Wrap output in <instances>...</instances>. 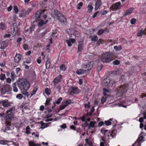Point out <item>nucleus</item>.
<instances>
[{
  "mask_svg": "<svg viewBox=\"0 0 146 146\" xmlns=\"http://www.w3.org/2000/svg\"><path fill=\"white\" fill-rule=\"evenodd\" d=\"M127 85L125 84L124 85L120 86L117 89V91L121 94H123L127 90Z\"/></svg>",
  "mask_w": 146,
  "mask_h": 146,
  "instance_id": "3",
  "label": "nucleus"
},
{
  "mask_svg": "<svg viewBox=\"0 0 146 146\" xmlns=\"http://www.w3.org/2000/svg\"><path fill=\"white\" fill-rule=\"evenodd\" d=\"M105 123L107 126H108L111 124V122L110 121H105Z\"/></svg>",
  "mask_w": 146,
  "mask_h": 146,
  "instance_id": "44",
  "label": "nucleus"
},
{
  "mask_svg": "<svg viewBox=\"0 0 146 146\" xmlns=\"http://www.w3.org/2000/svg\"><path fill=\"white\" fill-rule=\"evenodd\" d=\"M143 139V137L142 136H140L138 138V140L139 141H141Z\"/></svg>",
  "mask_w": 146,
  "mask_h": 146,
  "instance_id": "51",
  "label": "nucleus"
},
{
  "mask_svg": "<svg viewBox=\"0 0 146 146\" xmlns=\"http://www.w3.org/2000/svg\"><path fill=\"white\" fill-rule=\"evenodd\" d=\"M143 117H141L139 119V121L141 123L143 122Z\"/></svg>",
  "mask_w": 146,
  "mask_h": 146,
  "instance_id": "64",
  "label": "nucleus"
},
{
  "mask_svg": "<svg viewBox=\"0 0 146 146\" xmlns=\"http://www.w3.org/2000/svg\"><path fill=\"white\" fill-rule=\"evenodd\" d=\"M66 41L67 42L68 46H71L72 44L70 41V40H66Z\"/></svg>",
  "mask_w": 146,
  "mask_h": 146,
  "instance_id": "48",
  "label": "nucleus"
},
{
  "mask_svg": "<svg viewBox=\"0 0 146 146\" xmlns=\"http://www.w3.org/2000/svg\"><path fill=\"white\" fill-rule=\"evenodd\" d=\"M133 10V9L130 8L129 9L127 10L124 13V15L126 16L129 14L131 13Z\"/></svg>",
  "mask_w": 146,
  "mask_h": 146,
  "instance_id": "20",
  "label": "nucleus"
},
{
  "mask_svg": "<svg viewBox=\"0 0 146 146\" xmlns=\"http://www.w3.org/2000/svg\"><path fill=\"white\" fill-rule=\"evenodd\" d=\"M102 4L101 0H97L95 4V9L96 10L98 9L100 6Z\"/></svg>",
  "mask_w": 146,
  "mask_h": 146,
  "instance_id": "14",
  "label": "nucleus"
},
{
  "mask_svg": "<svg viewBox=\"0 0 146 146\" xmlns=\"http://www.w3.org/2000/svg\"><path fill=\"white\" fill-rule=\"evenodd\" d=\"M96 123V122L95 121H91L90 123V125L91 127H94Z\"/></svg>",
  "mask_w": 146,
  "mask_h": 146,
  "instance_id": "32",
  "label": "nucleus"
},
{
  "mask_svg": "<svg viewBox=\"0 0 146 146\" xmlns=\"http://www.w3.org/2000/svg\"><path fill=\"white\" fill-rule=\"evenodd\" d=\"M10 90V87L9 85L6 84L1 89V93L2 95L5 94L6 92H9Z\"/></svg>",
  "mask_w": 146,
  "mask_h": 146,
  "instance_id": "6",
  "label": "nucleus"
},
{
  "mask_svg": "<svg viewBox=\"0 0 146 146\" xmlns=\"http://www.w3.org/2000/svg\"><path fill=\"white\" fill-rule=\"evenodd\" d=\"M11 78H7L6 80V82L9 84L11 83Z\"/></svg>",
  "mask_w": 146,
  "mask_h": 146,
  "instance_id": "54",
  "label": "nucleus"
},
{
  "mask_svg": "<svg viewBox=\"0 0 146 146\" xmlns=\"http://www.w3.org/2000/svg\"><path fill=\"white\" fill-rule=\"evenodd\" d=\"M94 62L93 61H91L88 62L87 64H83L82 65L83 68L85 69H87V71L90 70L92 69L93 66Z\"/></svg>",
  "mask_w": 146,
  "mask_h": 146,
  "instance_id": "7",
  "label": "nucleus"
},
{
  "mask_svg": "<svg viewBox=\"0 0 146 146\" xmlns=\"http://www.w3.org/2000/svg\"><path fill=\"white\" fill-rule=\"evenodd\" d=\"M101 131L102 133H103L104 134H105V133L108 131V130H104L103 129H102L101 130Z\"/></svg>",
  "mask_w": 146,
  "mask_h": 146,
  "instance_id": "63",
  "label": "nucleus"
},
{
  "mask_svg": "<svg viewBox=\"0 0 146 146\" xmlns=\"http://www.w3.org/2000/svg\"><path fill=\"white\" fill-rule=\"evenodd\" d=\"M17 83L16 82H14L12 85L13 89V91L15 92H18V89L16 87Z\"/></svg>",
  "mask_w": 146,
  "mask_h": 146,
  "instance_id": "22",
  "label": "nucleus"
},
{
  "mask_svg": "<svg viewBox=\"0 0 146 146\" xmlns=\"http://www.w3.org/2000/svg\"><path fill=\"white\" fill-rule=\"evenodd\" d=\"M57 19L60 22L62 23H65L66 22V20L65 17L64 16L61 15L59 17H57Z\"/></svg>",
  "mask_w": 146,
  "mask_h": 146,
  "instance_id": "12",
  "label": "nucleus"
},
{
  "mask_svg": "<svg viewBox=\"0 0 146 146\" xmlns=\"http://www.w3.org/2000/svg\"><path fill=\"white\" fill-rule=\"evenodd\" d=\"M94 110H95V109H94V107L92 106V108L91 110V111L90 112V113L91 114L92 112H94Z\"/></svg>",
  "mask_w": 146,
  "mask_h": 146,
  "instance_id": "58",
  "label": "nucleus"
},
{
  "mask_svg": "<svg viewBox=\"0 0 146 146\" xmlns=\"http://www.w3.org/2000/svg\"><path fill=\"white\" fill-rule=\"evenodd\" d=\"M15 110V107H13L9 108V110L7 111L6 113H8L9 112L11 113L13 111H14Z\"/></svg>",
  "mask_w": 146,
  "mask_h": 146,
  "instance_id": "29",
  "label": "nucleus"
},
{
  "mask_svg": "<svg viewBox=\"0 0 146 146\" xmlns=\"http://www.w3.org/2000/svg\"><path fill=\"white\" fill-rule=\"evenodd\" d=\"M122 72L121 70H117V71L113 72H111V74L112 75L111 76H114L115 75H120L121 74Z\"/></svg>",
  "mask_w": 146,
  "mask_h": 146,
  "instance_id": "15",
  "label": "nucleus"
},
{
  "mask_svg": "<svg viewBox=\"0 0 146 146\" xmlns=\"http://www.w3.org/2000/svg\"><path fill=\"white\" fill-rule=\"evenodd\" d=\"M68 92L70 95L74 94H77L79 93V90L77 87L70 88Z\"/></svg>",
  "mask_w": 146,
  "mask_h": 146,
  "instance_id": "8",
  "label": "nucleus"
},
{
  "mask_svg": "<svg viewBox=\"0 0 146 146\" xmlns=\"http://www.w3.org/2000/svg\"><path fill=\"white\" fill-rule=\"evenodd\" d=\"M44 15L43 11L39 10L37 11L35 14V18L36 21H39L42 19Z\"/></svg>",
  "mask_w": 146,
  "mask_h": 146,
  "instance_id": "4",
  "label": "nucleus"
},
{
  "mask_svg": "<svg viewBox=\"0 0 146 146\" xmlns=\"http://www.w3.org/2000/svg\"><path fill=\"white\" fill-rule=\"evenodd\" d=\"M121 5V3L120 2L116 3L110 7L113 9H119V7Z\"/></svg>",
  "mask_w": 146,
  "mask_h": 146,
  "instance_id": "10",
  "label": "nucleus"
},
{
  "mask_svg": "<svg viewBox=\"0 0 146 146\" xmlns=\"http://www.w3.org/2000/svg\"><path fill=\"white\" fill-rule=\"evenodd\" d=\"M61 78V75H59L57 77L54 79L53 81L54 85H56L58 83Z\"/></svg>",
  "mask_w": 146,
  "mask_h": 146,
  "instance_id": "16",
  "label": "nucleus"
},
{
  "mask_svg": "<svg viewBox=\"0 0 146 146\" xmlns=\"http://www.w3.org/2000/svg\"><path fill=\"white\" fill-rule=\"evenodd\" d=\"M104 124V123L103 121H101L99 123L98 126L99 127H100V126L103 125Z\"/></svg>",
  "mask_w": 146,
  "mask_h": 146,
  "instance_id": "55",
  "label": "nucleus"
},
{
  "mask_svg": "<svg viewBox=\"0 0 146 146\" xmlns=\"http://www.w3.org/2000/svg\"><path fill=\"white\" fill-rule=\"evenodd\" d=\"M17 84L21 90L23 89L27 90L30 86L29 82L25 79H21L19 80Z\"/></svg>",
  "mask_w": 146,
  "mask_h": 146,
  "instance_id": "1",
  "label": "nucleus"
},
{
  "mask_svg": "<svg viewBox=\"0 0 146 146\" xmlns=\"http://www.w3.org/2000/svg\"><path fill=\"white\" fill-rule=\"evenodd\" d=\"M90 103L89 102H88L87 104H84V107L85 108L87 107L88 108L90 107Z\"/></svg>",
  "mask_w": 146,
  "mask_h": 146,
  "instance_id": "53",
  "label": "nucleus"
},
{
  "mask_svg": "<svg viewBox=\"0 0 146 146\" xmlns=\"http://www.w3.org/2000/svg\"><path fill=\"white\" fill-rule=\"evenodd\" d=\"M11 36V35L10 34H5L4 36V37L5 38L6 37H9Z\"/></svg>",
  "mask_w": 146,
  "mask_h": 146,
  "instance_id": "62",
  "label": "nucleus"
},
{
  "mask_svg": "<svg viewBox=\"0 0 146 146\" xmlns=\"http://www.w3.org/2000/svg\"><path fill=\"white\" fill-rule=\"evenodd\" d=\"M13 31L11 32L12 35L15 36L16 35L18 29L17 26V24L16 23H14L13 26Z\"/></svg>",
  "mask_w": 146,
  "mask_h": 146,
  "instance_id": "9",
  "label": "nucleus"
},
{
  "mask_svg": "<svg viewBox=\"0 0 146 146\" xmlns=\"http://www.w3.org/2000/svg\"><path fill=\"white\" fill-rule=\"evenodd\" d=\"M52 114H47L45 118H48L51 117L52 116Z\"/></svg>",
  "mask_w": 146,
  "mask_h": 146,
  "instance_id": "61",
  "label": "nucleus"
},
{
  "mask_svg": "<svg viewBox=\"0 0 146 146\" xmlns=\"http://www.w3.org/2000/svg\"><path fill=\"white\" fill-rule=\"evenodd\" d=\"M44 24H45V23L43 21H41L39 22L38 24V25L39 26H41Z\"/></svg>",
  "mask_w": 146,
  "mask_h": 146,
  "instance_id": "33",
  "label": "nucleus"
},
{
  "mask_svg": "<svg viewBox=\"0 0 146 146\" xmlns=\"http://www.w3.org/2000/svg\"><path fill=\"white\" fill-rule=\"evenodd\" d=\"M29 146H41V145L36 144L32 141L29 142Z\"/></svg>",
  "mask_w": 146,
  "mask_h": 146,
  "instance_id": "28",
  "label": "nucleus"
},
{
  "mask_svg": "<svg viewBox=\"0 0 146 146\" xmlns=\"http://www.w3.org/2000/svg\"><path fill=\"white\" fill-rule=\"evenodd\" d=\"M69 40H70V42L72 43H73L75 41V39L73 38H70Z\"/></svg>",
  "mask_w": 146,
  "mask_h": 146,
  "instance_id": "60",
  "label": "nucleus"
},
{
  "mask_svg": "<svg viewBox=\"0 0 146 146\" xmlns=\"http://www.w3.org/2000/svg\"><path fill=\"white\" fill-rule=\"evenodd\" d=\"M5 74H2L1 76V80H3L5 79Z\"/></svg>",
  "mask_w": 146,
  "mask_h": 146,
  "instance_id": "50",
  "label": "nucleus"
},
{
  "mask_svg": "<svg viewBox=\"0 0 146 146\" xmlns=\"http://www.w3.org/2000/svg\"><path fill=\"white\" fill-rule=\"evenodd\" d=\"M9 142V141H7L1 140L0 141V144L5 145L7 144Z\"/></svg>",
  "mask_w": 146,
  "mask_h": 146,
  "instance_id": "30",
  "label": "nucleus"
},
{
  "mask_svg": "<svg viewBox=\"0 0 146 146\" xmlns=\"http://www.w3.org/2000/svg\"><path fill=\"white\" fill-rule=\"evenodd\" d=\"M60 69L63 71H64L66 69V68L65 67V66L64 64L61 65L60 67Z\"/></svg>",
  "mask_w": 146,
  "mask_h": 146,
  "instance_id": "36",
  "label": "nucleus"
},
{
  "mask_svg": "<svg viewBox=\"0 0 146 146\" xmlns=\"http://www.w3.org/2000/svg\"><path fill=\"white\" fill-rule=\"evenodd\" d=\"M27 90H25V89H23V90H21V92L23 94L26 95L28 96L29 94V93L27 92Z\"/></svg>",
  "mask_w": 146,
  "mask_h": 146,
  "instance_id": "26",
  "label": "nucleus"
},
{
  "mask_svg": "<svg viewBox=\"0 0 146 146\" xmlns=\"http://www.w3.org/2000/svg\"><path fill=\"white\" fill-rule=\"evenodd\" d=\"M101 60L103 62H109L112 60V55L110 53H106L102 55Z\"/></svg>",
  "mask_w": 146,
  "mask_h": 146,
  "instance_id": "2",
  "label": "nucleus"
},
{
  "mask_svg": "<svg viewBox=\"0 0 146 146\" xmlns=\"http://www.w3.org/2000/svg\"><path fill=\"white\" fill-rule=\"evenodd\" d=\"M45 93L47 94H49L50 93L49 92V89L48 88H46L45 89Z\"/></svg>",
  "mask_w": 146,
  "mask_h": 146,
  "instance_id": "52",
  "label": "nucleus"
},
{
  "mask_svg": "<svg viewBox=\"0 0 146 146\" xmlns=\"http://www.w3.org/2000/svg\"><path fill=\"white\" fill-rule=\"evenodd\" d=\"M13 115H14L13 113H9L5 116V119L11 120V119L13 117Z\"/></svg>",
  "mask_w": 146,
  "mask_h": 146,
  "instance_id": "19",
  "label": "nucleus"
},
{
  "mask_svg": "<svg viewBox=\"0 0 146 146\" xmlns=\"http://www.w3.org/2000/svg\"><path fill=\"white\" fill-rule=\"evenodd\" d=\"M23 49L25 50H28L29 49L28 46L26 44H25L23 46Z\"/></svg>",
  "mask_w": 146,
  "mask_h": 146,
  "instance_id": "35",
  "label": "nucleus"
},
{
  "mask_svg": "<svg viewBox=\"0 0 146 146\" xmlns=\"http://www.w3.org/2000/svg\"><path fill=\"white\" fill-rule=\"evenodd\" d=\"M83 44V43L82 42H79V44L78 45V50L80 51L82 47V45Z\"/></svg>",
  "mask_w": 146,
  "mask_h": 146,
  "instance_id": "31",
  "label": "nucleus"
},
{
  "mask_svg": "<svg viewBox=\"0 0 146 146\" xmlns=\"http://www.w3.org/2000/svg\"><path fill=\"white\" fill-rule=\"evenodd\" d=\"M98 40V38L95 35L92 38L91 40L92 41H94L96 42Z\"/></svg>",
  "mask_w": 146,
  "mask_h": 146,
  "instance_id": "37",
  "label": "nucleus"
},
{
  "mask_svg": "<svg viewBox=\"0 0 146 146\" xmlns=\"http://www.w3.org/2000/svg\"><path fill=\"white\" fill-rule=\"evenodd\" d=\"M62 98H60L57 100V102H56V104H59L60 103L61 101H62Z\"/></svg>",
  "mask_w": 146,
  "mask_h": 146,
  "instance_id": "49",
  "label": "nucleus"
},
{
  "mask_svg": "<svg viewBox=\"0 0 146 146\" xmlns=\"http://www.w3.org/2000/svg\"><path fill=\"white\" fill-rule=\"evenodd\" d=\"M99 13L98 11H97L95 13L93 16V18H94L97 15V14Z\"/></svg>",
  "mask_w": 146,
  "mask_h": 146,
  "instance_id": "59",
  "label": "nucleus"
},
{
  "mask_svg": "<svg viewBox=\"0 0 146 146\" xmlns=\"http://www.w3.org/2000/svg\"><path fill=\"white\" fill-rule=\"evenodd\" d=\"M83 5V3L82 2H80V3H79L78 4L77 6V9H80V8L79 7V6L81 7Z\"/></svg>",
  "mask_w": 146,
  "mask_h": 146,
  "instance_id": "39",
  "label": "nucleus"
},
{
  "mask_svg": "<svg viewBox=\"0 0 146 146\" xmlns=\"http://www.w3.org/2000/svg\"><path fill=\"white\" fill-rule=\"evenodd\" d=\"M2 104L4 107H7L9 106L10 104L7 100H4L2 102H0V104Z\"/></svg>",
  "mask_w": 146,
  "mask_h": 146,
  "instance_id": "11",
  "label": "nucleus"
},
{
  "mask_svg": "<svg viewBox=\"0 0 146 146\" xmlns=\"http://www.w3.org/2000/svg\"><path fill=\"white\" fill-rule=\"evenodd\" d=\"M87 70H84L83 69H80L79 70H78L77 72L76 73L78 75L82 74H84V73H86V72H87Z\"/></svg>",
  "mask_w": 146,
  "mask_h": 146,
  "instance_id": "17",
  "label": "nucleus"
},
{
  "mask_svg": "<svg viewBox=\"0 0 146 146\" xmlns=\"http://www.w3.org/2000/svg\"><path fill=\"white\" fill-rule=\"evenodd\" d=\"M113 80H111L109 78H108L104 80L103 83L105 86L108 85L109 86L111 87L113 85Z\"/></svg>",
  "mask_w": 146,
  "mask_h": 146,
  "instance_id": "5",
  "label": "nucleus"
},
{
  "mask_svg": "<svg viewBox=\"0 0 146 146\" xmlns=\"http://www.w3.org/2000/svg\"><path fill=\"white\" fill-rule=\"evenodd\" d=\"M136 21V20L135 18L132 19L131 20V23L132 24H135Z\"/></svg>",
  "mask_w": 146,
  "mask_h": 146,
  "instance_id": "45",
  "label": "nucleus"
},
{
  "mask_svg": "<svg viewBox=\"0 0 146 146\" xmlns=\"http://www.w3.org/2000/svg\"><path fill=\"white\" fill-rule=\"evenodd\" d=\"M66 106H65L64 104H62V105L60 106V109L58 110V111L60 110H62L65 108L66 107Z\"/></svg>",
  "mask_w": 146,
  "mask_h": 146,
  "instance_id": "38",
  "label": "nucleus"
},
{
  "mask_svg": "<svg viewBox=\"0 0 146 146\" xmlns=\"http://www.w3.org/2000/svg\"><path fill=\"white\" fill-rule=\"evenodd\" d=\"M71 101L70 100H68L66 101L63 102L62 103V104H64L66 107L68 105L71 103Z\"/></svg>",
  "mask_w": 146,
  "mask_h": 146,
  "instance_id": "27",
  "label": "nucleus"
},
{
  "mask_svg": "<svg viewBox=\"0 0 146 146\" xmlns=\"http://www.w3.org/2000/svg\"><path fill=\"white\" fill-rule=\"evenodd\" d=\"M21 56L19 54H17L14 58V60L15 62H18L21 60Z\"/></svg>",
  "mask_w": 146,
  "mask_h": 146,
  "instance_id": "13",
  "label": "nucleus"
},
{
  "mask_svg": "<svg viewBox=\"0 0 146 146\" xmlns=\"http://www.w3.org/2000/svg\"><path fill=\"white\" fill-rule=\"evenodd\" d=\"M30 129V127L29 126H27L26 128V133L27 134H29L30 133L29 130Z\"/></svg>",
  "mask_w": 146,
  "mask_h": 146,
  "instance_id": "43",
  "label": "nucleus"
},
{
  "mask_svg": "<svg viewBox=\"0 0 146 146\" xmlns=\"http://www.w3.org/2000/svg\"><path fill=\"white\" fill-rule=\"evenodd\" d=\"M120 63L119 61L118 60H116L114 61L113 62V64L114 65H117Z\"/></svg>",
  "mask_w": 146,
  "mask_h": 146,
  "instance_id": "41",
  "label": "nucleus"
},
{
  "mask_svg": "<svg viewBox=\"0 0 146 146\" xmlns=\"http://www.w3.org/2000/svg\"><path fill=\"white\" fill-rule=\"evenodd\" d=\"M5 28L4 25L2 22L0 24V29L3 30Z\"/></svg>",
  "mask_w": 146,
  "mask_h": 146,
  "instance_id": "40",
  "label": "nucleus"
},
{
  "mask_svg": "<svg viewBox=\"0 0 146 146\" xmlns=\"http://www.w3.org/2000/svg\"><path fill=\"white\" fill-rule=\"evenodd\" d=\"M7 46V44L5 41H3L1 42V44L0 45V48L1 49H3L6 47Z\"/></svg>",
  "mask_w": 146,
  "mask_h": 146,
  "instance_id": "21",
  "label": "nucleus"
},
{
  "mask_svg": "<svg viewBox=\"0 0 146 146\" xmlns=\"http://www.w3.org/2000/svg\"><path fill=\"white\" fill-rule=\"evenodd\" d=\"M50 99H47V100L46 101V105H49L50 104Z\"/></svg>",
  "mask_w": 146,
  "mask_h": 146,
  "instance_id": "56",
  "label": "nucleus"
},
{
  "mask_svg": "<svg viewBox=\"0 0 146 146\" xmlns=\"http://www.w3.org/2000/svg\"><path fill=\"white\" fill-rule=\"evenodd\" d=\"M102 68V66H98L97 67V70L98 71H100Z\"/></svg>",
  "mask_w": 146,
  "mask_h": 146,
  "instance_id": "57",
  "label": "nucleus"
},
{
  "mask_svg": "<svg viewBox=\"0 0 146 146\" xmlns=\"http://www.w3.org/2000/svg\"><path fill=\"white\" fill-rule=\"evenodd\" d=\"M11 119H7L5 123L7 125L10 126L11 125Z\"/></svg>",
  "mask_w": 146,
  "mask_h": 146,
  "instance_id": "34",
  "label": "nucleus"
},
{
  "mask_svg": "<svg viewBox=\"0 0 146 146\" xmlns=\"http://www.w3.org/2000/svg\"><path fill=\"white\" fill-rule=\"evenodd\" d=\"M88 12L89 13L92 12V10L93 9V7L91 5H89L87 7Z\"/></svg>",
  "mask_w": 146,
  "mask_h": 146,
  "instance_id": "25",
  "label": "nucleus"
},
{
  "mask_svg": "<svg viewBox=\"0 0 146 146\" xmlns=\"http://www.w3.org/2000/svg\"><path fill=\"white\" fill-rule=\"evenodd\" d=\"M14 10L15 13H17L18 12V10L17 7V6H15L14 7Z\"/></svg>",
  "mask_w": 146,
  "mask_h": 146,
  "instance_id": "47",
  "label": "nucleus"
},
{
  "mask_svg": "<svg viewBox=\"0 0 146 146\" xmlns=\"http://www.w3.org/2000/svg\"><path fill=\"white\" fill-rule=\"evenodd\" d=\"M54 13L55 15L56 16V18L59 17L62 14L57 10H54Z\"/></svg>",
  "mask_w": 146,
  "mask_h": 146,
  "instance_id": "24",
  "label": "nucleus"
},
{
  "mask_svg": "<svg viewBox=\"0 0 146 146\" xmlns=\"http://www.w3.org/2000/svg\"><path fill=\"white\" fill-rule=\"evenodd\" d=\"M47 59L46 62V69H48L50 66V59L48 57H47Z\"/></svg>",
  "mask_w": 146,
  "mask_h": 146,
  "instance_id": "18",
  "label": "nucleus"
},
{
  "mask_svg": "<svg viewBox=\"0 0 146 146\" xmlns=\"http://www.w3.org/2000/svg\"><path fill=\"white\" fill-rule=\"evenodd\" d=\"M104 31L103 29H100L98 32V34L99 35H100L102 34L103 33H104Z\"/></svg>",
  "mask_w": 146,
  "mask_h": 146,
  "instance_id": "46",
  "label": "nucleus"
},
{
  "mask_svg": "<svg viewBox=\"0 0 146 146\" xmlns=\"http://www.w3.org/2000/svg\"><path fill=\"white\" fill-rule=\"evenodd\" d=\"M143 34H144V31L142 29H141L137 33V36H138L140 37Z\"/></svg>",
  "mask_w": 146,
  "mask_h": 146,
  "instance_id": "23",
  "label": "nucleus"
},
{
  "mask_svg": "<svg viewBox=\"0 0 146 146\" xmlns=\"http://www.w3.org/2000/svg\"><path fill=\"white\" fill-rule=\"evenodd\" d=\"M22 95L21 94H19L16 96V97L17 98L19 99H21L23 97Z\"/></svg>",
  "mask_w": 146,
  "mask_h": 146,
  "instance_id": "42",
  "label": "nucleus"
}]
</instances>
